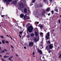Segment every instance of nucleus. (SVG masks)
Listing matches in <instances>:
<instances>
[{"mask_svg": "<svg viewBox=\"0 0 61 61\" xmlns=\"http://www.w3.org/2000/svg\"><path fill=\"white\" fill-rule=\"evenodd\" d=\"M33 29V27L31 26H30L28 27V31L30 33L32 32Z\"/></svg>", "mask_w": 61, "mask_h": 61, "instance_id": "f257e3e1", "label": "nucleus"}, {"mask_svg": "<svg viewBox=\"0 0 61 61\" xmlns=\"http://www.w3.org/2000/svg\"><path fill=\"white\" fill-rule=\"evenodd\" d=\"M19 7L21 9L22 8H24L25 7V5L23 4L22 3H20L19 5Z\"/></svg>", "mask_w": 61, "mask_h": 61, "instance_id": "f03ea898", "label": "nucleus"}, {"mask_svg": "<svg viewBox=\"0 0 61 61\" xmlns=\"http://www.w3.org/2000/svg\"><path fill=\"white\" fill-rule=\"evenodd\" d=\"M35 15H36V16L37 17H39L40 16V14L39 13V12H38V11H36V12H35Z\"/></svg>", "mask_w": 61, "mask_h": 61, "instance_id": "7ed1b4c3", "label": "nucleus"}, {"mask_svg": "<svg viewBox=\"0 0 61 61\" xmlns=\"http://www.w3.org/2000/svg\"><path fill=\"white\" fill-rule=\"evenodd\" d=\"M47 34V35H46V36L45 38L46 39H48L49 38V36H50V32H48Z\"/></svg>", "mask_w": 61, "mask_h": 61, "instance_id": "20e7f679", "label": "nucleus"}, {"mask_svg": "<svg viewBox=\"0 0 61 61\" xmlns=\"http://www.w3.org/2000/svg\"><path fill=\"white\" fill-rule=\"evenodd\" d=\"M29 19V17L27 16L26 15H25L24 17V20H28Z\"/></svg>", "mask_w": 61, "mask_h": 61, "instance_id": "39448f33", "label": "nucleus"}, {"mask_svg": "<svg viewBox=\"0 0 61 61\" xmlns=\"http://www.w3.org/2000/svg\"><path fill=\"white\" fill-rule=\"evenodd\" d=\"M35 35L36 36H38V33H37V32H38V30H37V29L36 28H35Z\"/></svg>", "mask_w": 61, "mask_h": 61, "instance_id": "423d86ee", "label": "nucleus"}, {"mask_svg": "<svg viewBox=\"0 0 61 61\" xmlns=\"http://www.w3.org/2000/svg\"><path fill=\"white\" fill-rule=\"evenodd\" d=\"M29 46H31V47L33 46H34V43L33 42H30L29 43Z\"/></svg>", "mask_w": 61, "mask_h": 61, "instance_id": "0eeeda50", "label": "nucleus"}, {"mask_svg": "<svg viewBox=\"0 0 61 61\" xmlns=\"http://www.w3.org/2000/svg\"><path fill=\"white\" fill-rule=\"evenodd\" d=\"M4 2L5 3H7V2H12V0H4Z\"/></svg>", "mask_w": 61, "mask_h": 61, "instance_id": "6e6552de", "label": "nucleus"}, {"mask_svg": "<svg viewBox=\"0 0 61 61\" xmlns=\"http://www.w3.org/2000/svg\"><path fill=\"white\" fill-rule=\"evenodd\" d=\"M53 45L51 44L49 45V49H52L53 48Z\"/></svg>", "mask_w": 61, "mask_h": 61, "instance_id": "1a4fd4ad", "label": "nucleus"}, {"mask_svg": "<svg viewBox=\"0 0 61 61\" xmlns=\"http://www.w3.org/2000/svg\"><path fill=\"white\" fill-rule=\"evenodd\" d=\"M37 51H38V53H39L40 54H42V51L41 50H40L38 49L37 50Z\"/></svg>", "mask_w": 61, "mask_h": 61, "instance_id": "9d476101", "label": "nucleus"}, {"mask_svg": "<svg viewBox=\"0 0 61 61\" xmlns=\"http://www.w3.org/2000/svg\"><path fill=\"white\" fill-rule=\"evenodd\" d=\"M10 56L11 57L9 58L8 59H9V60H10V61H13V60L11 59H12V58H13V57L12 56Z\"/></svg>", "mask_w": 61, "mask_h": 61, "instance_id": "9b49d317", "label": "nucleus"}, {"mask_svg": "<svg viewBox=\"0 0 61 61\" xmlns=\"http://www.w3.org/2000/svg\"><path fill=\"white\" fill-rule=\"evenodd\" d=\"M43 1L46 3L47 5H48V1L47 0H43Z\"/></svg>", "mask_w": 61, "mask_h": 61, "instance_id": "f8f14e48", "label": "nucleus"}, {"mask_svg": "<svg viewBox=\"0 0 61 61\" xmlns=\"http://www.w3.org/2000/svg\"><path fill=\"white\" fill-rule=\"evenodd\" d=\"M38 26L40 27V29H42V27H43V25L41 24H39V25H38Z\"/></svg>", "mask_w": 61, "mask_h": 61, "instance_id": "ddd939ff", "label": "nucleus"}, {"mask_svg": "<svg viewBox=\"0 0 61 61\" xmlns=\"http://www.w3.org/2000/svg\"><path fill=\"white\" fill-rule=\"evenodd\" d=\"M24 12L25 13H27V9L26 8H25L24 9Z\"/></svg>", "mask_w": 61, "mask_h": 61, "instance_id": "4468645a", "label": "nucleus"}, {"mask_svg": "<svg viewBox=\"0 0 61 61\" xmlns=\"http://www.w3.org/2000/svg\"><path fill=\"white\" fill-rule=\"evenodd\" d=\"M13 4H16L17 3V0H15L13 2Z\"/></svg>", "mask_w": 61, "mask_h": 61, "instance_id": "2eb2a0df", "label": "nucleus"}, {"mask_svg": "<svg viewBox=\"0 0 61 61\" xmlns=\"http://www.w3.org/2000/svg\"><path fill=\"white\" fill-rule=\"evenodd\" d=\"M24 16V15L23 14H21L20 16V18H23Z\"/></svg>", "mask_w": 61, "mask_h": 61, "instance_id": "dca6fc26", "label": "nucleus"}, {"mask_svg": "<svg viewBox=\"0 0 61 61\" xmlns=\"http://www.w3.org/2000/svg\"><path fill=\"white\" fill-rule=\"evenodd\" d=\"M37 38H34V41L35 42H37V40L36 39Z\"/></svg>", "mask_w": 61, "mask_h": 61, "instance_id": "f3484780", "label": "nucleus"}, {"mask_svg": "<svg viewBox=\"0 0 61 61\" xmlns=\"http://www.w3.org/2000/svg\"><path fill=\"white\" fill-rule=\"evenodd\" d=\"M41 47V48H43V44H41L39 45Z\"/></svg>", "mask_w": 61, "mask_h": 61, "instance_id": "a211bd4d", "label": "nucleus"}, {"mask_svg": "<svg viewBox=\"0 0 61 61\" xmlns=\"http://www.w3.org/2000/svg\"><path fill=\"white\" fill-rule=\"evenodd\" d=\"M49 10H50V8H48L47 9H46V12H48V11H49Z\"/></svg>", "mask_w": 61, "mask_h": 61, "instance_id": "6ab92c4d", "label": "nucleus"}, {"mask_svg": "<svg viewBox=\"0 0 61 61\" xmlns=\"http://www.w3.org/2000/svg\"><path fill=\"white\" fill-rule=\"evenodd\" d=\"M40 35L41 36L43 37V33L42 32L41 33H40Z\"/></svg>", "mask_w": 61, "mask_h": 61, "instance_id": "aec40b11", "label": "nucleus"}, {"mask_svg": "<svg viewBox=\"0 0 61 61\" xmlns=\"http://www.w3.org/2000/svg\"><path fill=\"white\" fill-rule=\"evenodd\" d=\"M30 25V24L29 23H28L27 24V25H26V26L27 27L28 26Z\"/></svg>", "mask_w": 61, "mask_h": 61, "instance_id": "412c9836", "label": "nucleus"}, {"mask_svg": "<svg viewBox=\"0 0 61 61\" xmlns=\"http://www.w3.org/2000/svg\"><path fill=\"white\" fill-rule=\"evenodd\" d=\"M34 34L32 33L30 35V36L31 37H32V36H34Z\"/></svg>", "mask_w": 61, "mask_h": 61, "instance_id": "4be33fe9", "label": "nucleus"}, {"mask_svg": "<svg viewBox=\"0 0 61 61\" xmlns=\"http://www.w3.org/2000/svg\"><path fill=\"white\" fill-rule=\"evenodd\" d=\"M5 40H3L2 41V42L3 44H5Z\"/></svg>", "mask_w": 61, "mask_h": 61, "instance_id": "5701e85b", "label": "nucleus"}, {"mask_svg": "<svg viewBox=\"0 0 61 61\" xmlns=\"http://www.w3.org/2000/svg\"><path fill=\"white\" fill-rule=\"evenodd\" d=\"M45 11H44L42 13V15H45Z\"/></svg>", "mask_w": 61, "mask_h": 61, "instance_id": "b1692460", "label": "nucleus"}, {"mask_svg": "<svg viewBox=\"0 0 61 61\" xmlns=\"http://www.w3.org/2000/svg\"><path fill=\"white\" fill-rule=\"evenodd\" d=\"M5 53V51L4 50H3L0 52V53Z\"/></svg>", "mask_w": 61, "mask_h": 61, "instance_id": "393cba45", "label": "nucleus"}, {"mask_svg": "<svg viewBox=\"0 0 61 61\" xmlns=\"http://www.w3.org/2000/svg\"><path fill=\"white\" fill-rule=\"evenodd\" d=\"M35 0H32L31 2L32 3H34V2H35Z\"/></svg>", "mask_w": 61, "mask_h": 61, "instance_id": "a878e982", "label": "nucleus"}, {"mask_svg": "<svg viewBox=\"0 0 61 61\" xmlns=\"http://www.w3.org/2000/svg\"><path fill=\"white\" fill-rule=\"evenodd\" d=\"M48 52L49 53H50L51 52V50H49L48 51Z\"/></svg>", "mask_w": 61, "mask_h": 61, "instance_id": "bb28decb", "label": "nucleus"}, {"mask_svg": "<svg viewBox=\"0 0 61 61\" xmlns=\"http://www.w3.org/2000/svg\"><path fill=\"white\" fill-rule=\"evenodd\" d=\"M3 50H4V51H5V52H6V51H7V50L6 49H4Z\"/></svg>", "mask_w": 61, "mask_h": 61, "instance_id": "cd10ccee", "label": "nucleus"}, {"mask_svg": "<svg viewBox=\"0 0 61 61\" xmlns=\"http://www.w3.org/2000/svg\"><path fill=\"white\" fill-rule=\"evenodd\" d=\"M5 54L6 55H9V53L7 52L6 53H5Z\"/></svg>", "mask_w": 61, "mask_h": 61, "instance_id": "c85d7f7f", "label": "nucleus"}, {"mask_svg": "<svg viewBox=\"0 0 61 61\" xmlns=\"http://www.w3.org/2000/svg\"><path fill=\"white\" fill-rule=\"evenodd\" d=\"M51 12L52 13V14L53 15L54 14V11L52 10L51 11Z\"/></svg>", "mask_w": 61, "mask_h": 61, "instance_id": "c756f323", "label": "nucleus"}, {"mask_svg": "<svg viewBox=\"0 0 61 61\" xmlns=\"http://www.w3.org/2000/svg\"><path fill=\"white\" fill-rule=\"evenodd\" d=\"M27 38H29V37H30V36H29V35H27Z\"/></svg>", "mask_w": 61, "mask_h": 61, "instance_id": "7c9ffc66", "label": "nucleus"}, {"mask_svg": "<svg viewBox=\"0 0 61 61\" xmlns=\"http://www.w3.org/2000/svg\"><path fill=\"white\" fill-rule=\"evenodd\" d=\"M5 43H9V42L7 41H5Z\"/></svg>", "mask_w": 61, "mask_h": 61, "instance_id": "2f4dec72", "label": "nucleus"}, {"mask_svg": "<svg viewBox=\"0 0 61 61\" xmlns=\"http://www.w3.org/2000/svg\"><path fill=\"white\" fill-rule=\"evenodd\" d=\"M50 2L51 3H51L53 2L52 0H50Z\"/></svg>", "mask_w": 61, "mask_h": 61, "instance_id": "473e14b6", "label": "nucleus"}, {"mask_svg": "<svg viewBox=\"0 0 61 61\" xmlns=\"http://www.w3.org/2000/svg\"><path fill=\"white\" fill-rule=\"evenodd\" d=\"M55 11H56V12H58V10H57L55 9Z\"/></svg>", "mask_w": 61, "mask_h": 61, "instance_id": "72a5a7b5", "label": "nucleus"}, {"mask_svg": "<svg viewBox=\"0 0 61 61\" xmlns=\"http://www.w3.org/2000/svg\"><path fill=\"white\" fill-rule=\"evenodd\" d=\"M23 33V31H21V32H20L19 34H22V33Z\"/></svg>", "mask_w": 61, "mask_h": 61, "instance_id": "f704fd0d", "label": "nucleus"}, {"mask_svg": "<svg viewBox=\"0 0 61 61\" xmlns=\"http://www.w3.org/2000/svg\"><path fill=\"white\" fill-rule=\"evenodd\" d=\"M59 21V24H60V23H61V22H60V20H59L58 21Z\"/></svg>", "mask_w": 61, "mask_h": 61, "instance_id": "c9c22d12", "label": "nucleus"}, {"mask_svg": "<svg viewBox=\"0 0 61 61\" xmlns=\"http://www.w3.org/2000/svg\"><path fill=\"white\" fill-rule=\"evenodd\" d=\"M61 54H60V56H59V57H60V58H61Z\"/></svg>", "mask_w": 61, "mask_h": 61, "instance_id": "e433bc0d", "label": "nucleus"}, {"mask_svg": "<svg viewBox=\"0 0 61 61\" xmlns=\"http://www.w3.org/2000/svg\"><path fill=\"white\" fill-rule=\"evenodd\" d=\"M48 42L49 43V44H50V41H48Z\"/></svg>", "mask_w": 61, "mask_h": 61, "instance_id": "4c0bfd02", "label": "nucleus"}, {"mask_svg": "<svg viewBox=\"0 0 61 61\" xmlns=\"http://www.w3.org/2000/svg\"><path fill=\"white\" fill-rule=\"evenodd\" d=\"M10 46H11V47L12 48H14V47H13V46H12V45H11Z\"/></svg>", "mask_w": 61, "mask_h": 61, "instance_id": "58836bf2", "label": "nucleus"}, {"mask_svg": "<svg viewBox=\"0 0 61 61\" xmlns=\"http://www.w3.org/2000/svg\"><path fill=\"white\" fill-rule=\"evenodd\" d=\"M9 36L10 37L11 40H12V37H11L10 36Z\"/></svg>", "mask_w": 61, "mask_h": 61, "instance_id": "ea45409f", "label": "nucleus"}, {"mask_svg": "<svg viewBox=\"0 0 61 61\" xmlns=\"http://www.w3.org/2000/svg\"><path fill=\"white\" fill-rule=\"evenodd\" d=\"M0 37H1V38H4V36H0Z\"/></svg>", "mask_w": 61, "mask_h": 61, "instance_id": "a19ab883", "label": "nucleus"}, {"mask_svg": "<svg viewBox=\"0 0 61 61\" xmlns=\"http://www.w3.org/2000/svg\"><path fill=\"white\" fill-rule=\"evenodd\" d=\"M6 55H5V56H4V58H6Z\"/></svg>", "mask_w": 61, "mask_h": 61, "instance_id": "79ce46f5", "label": "nucleus"}, {"mask_svg": "<svg viewBox=\"0 0 61 61\" xmlns=\"http://www.w3.org/2000/svg\"><path fill=\"white\" fill-rule=\"evenodd\" d=\"M33 55H35V52H33Z\"/></svg>", "mask_w": 61, "mask_h": 61, "instance_id": "37998d69", "label": "nucleus"}, {"mask_svg": "<svg viewBox=\"0 0 61 61\" xmlns=\"http://www.w3.org/2000/svg\"><path fill=\"white\" fill-rule=\"evenodd\" d=\"M24 49H26V47H24Z\"/></svg>", "mask_w": 61, "mask_h": 61, "instance_id": "c03bdc74", "label": "nucleus"}, {"mask_svg": "<svg viewBox=\"0 0 61 61\" xmlns=\"http://www.w3.org/2000/svg\"><path fill=\"white\" fill-rule=\"evenodd\" d=\"M19 36H20V38H21V36H20V35H19Z\"/></svg>", "mask_w": 61, "mask_h": 61, "instance_id": "a18cd8bd", "label": "nucleus"}, {"mask_svg": "<svg viewBox=\"0 0 61 61\" xmlns=\"http://www.w3.org/2000/svg\"><path fill=\"white\" fill-rule=\"evenodd\" d=\"M40 6H41V7H42V5H40Z\"/></svg>", "mask_w": 61, "mask_h": 61, "instance_id": "49530a36", "label": "nucleus"}, {"mask_svg": "<svg viewBox=\"0 0 61 61\" xmlns=\"http://www.w3.org/2000/svg\"><path fill=\"white\" fill-rule=\"evenodd\" d=\"M7 57H9V56H6V58H7Z\"/></svg>", "mask_w": 61, "mask_h": 61, "instance_id": "de8ad7c7", "label": "nucleus"}, {"mask_svg": "<svg viewBox=\"0 0 61 61\" xmlns=\"http://www.w3.org/2000/svg\"><path fill=\"white\" fill-rule=\"evenodd\" d=\"M43 15V17H45V16H45V15Z\"/></svg>", "mask_w": 61, "mask_h": 61, "instance_id": "09e8293b", "label": "nucleus"}, {"mask_svg": "<svg viewBox=\"0 0 61 61\" xmlns=\"http://www.w3.org/2000/svg\"><path fill=\"white\" fill-rule=\"evenodd\" d=\"M16 56H18V55H17V54H16Z\"/></svg>", "mask_w": 61, "mask_h": 61, "instance_id": "8fccbe9b", "label": "nucleus"}, {"mask_svg": "<svg viewBox=\"0 0 61 61\" xmlns=\"http://www.w3.org/2000/svg\"><path fill=\"white\" fill-rule=\"evenodd\" d=\"M48 15H50V13H49L48 14Z\"/></svg>", "mask_w": 61, "mask_h": 61, "instance_id": "3c124183", "label": "nucleus"}, {"mask_svg": "<svg viewBox=\"0 0 61 61\" xmlns=\"http://www.w3.org/2000/svg\"><path fill=\"white\" fill-rule=\"evenodd\" d=\"M3 16H4V15H2L1 17H3Z\"/></svg>", "mask_w": 61, "mask_h": 61, "instance_id": "603ef678", "label": "nucleus"}, {"mask_svg": "<svg viewBox=\"0 0 61 61\" xmlns=\"http://www.w3.org/2000/svg\"><path fill=\"white\" fill-rule=\"evenodd\" d=\"M37 24H39V22H37Z\"/></svg>", "mask_w": 61, "mask_h": 61, "instance_id": "864d4df0", "label": "nucleus"}, {"mask_svg": "<svg viewBox=\"0 0 61 61\" xmlns=\"http://www.w3.org/2000/svg\"><path fill=\"white\" fill-rule=\"evenodd\" d=\"M6 36H8V37H9V36H8V35H6Z\"/></svg>", "mask_w": 61, "mask_h": 61, "instance_id": "5fc2aeb1", "label": "nucleus"}, {"mask_svg": "<svg viewBox=\"0 0 61 61\" xmlns=\"http://www.w3.org/2000/svg\"><path fill=\"white\" fill-rule=\"evenodd\" d=\"M2 44V43H1V42H0V44Z\"/></svg>", "mask_w": 61, "mask_h": 61, "instance_id": "6e6d98bb", "label": "nucleus"}, {"mask_svg": "<svg viewBox=\"0 0 61 61\" xmlns=\"http://www.w3.org/2000/svg\"><path fill=\"white\" fill-rule=\"evenodd\" d=\"M42 58H43V59H44V57H42Z\"/></svg>", "mask_w": 61, "mask_h": 61, "instance_id": "4d7b16f0", "label": "nucleus"}, {"mask_svg": "<svg viewBox=\"0 0 61 61\" xmlns=\"http://www.w3.org/2000/svg\"><path fill=\"white\" fill-rule=\"evenodd\" d=\"M1 56H2L0 55V57H1Z\"/></svg>", "mask_w": 61, "mask_h": 61, "instance_id": "13d9d810", "label": "nucleus"}, {"mask_svg": "<svg viewBox=\"0 0 61 61\" xmlns=\"http://www.w3.org/2000/svg\"><path fill=\"white\" fill-rule=\"evenodd\" d=\"M36 7H38V5H37V6H36Z\"/></svg>", "mask_w": 61, "mask_h": 61, "instance_id": "bf43d9fd", "label": "nucleus"}, {"mask_svg": "<svg viewBox=\"0 0 61 61\" xmlns=\"http://www.w3.org/2000/svg\"><path fill=\"white\" fill-rule=\"evenodd\" d=\"M28 31H27V34H28Z\"/></svg>", "mask_w": 61, "mask_h": 61, "instance_id": "052dcab7", "label": "nucleus"}, {"mask_svg": "<svg viewBox=\"0 0 61 61\" xmlns=\"http://www.w3.org/2000/svg\"><path fill=\"white\" fill-rule=\"evenodd\" d=\"M33 57H35V56L34 55H33Z\"/></svg>", "mask_w": 61, "mask_h": 61, "instance_id": "680f3d73", "label": "nucleus"}, {"mask_svg": "<svg viewBox=\"0 0 61 61\" xmlns=\"http://www.w3.org/2000/svg\"><path fill=\"white\" fill-rule=\"evenodd\" d=\"M60 17H61V15H60Z\"/></svg>", "mask_w": 61, "mask_h": 61, "instance_id": "e2e57ef3", "label": "nucleus"}, {"mask_svg": "<svg viewBox=\"0 0 61 61\" xmlns=\"http://www.w3.org/2000/svg\"><path fill=\"white\" fill-rule=\"evenodd\" d=\"M12 51H13V50H11Z\"/></svg>", "mask_w": 61, "mask_h": 61, "instance_id": "0e129e2a", "label": "nucleus"}, {"mask_svg": "<svg viewBox=\"0 0 61 61\" xmlns=\"http://www.w3.org/2000/svg\"><path fill=\"white\" fill-rule=\"evenodd\" d=\"M2 59V60H4V59Z\"/></svg>", "mask_w": 61, "mask_h": 61, "instance_id": "69168bd1", "label": "nucleus"}, {"mask_svg": "<svg viewBox=\"0 0 61 61\" xmlns=\"http://www.w3.org/2000/svg\"><path fill=\"white\" fill-rule=\"evenodd\" d=\"M1 47H0V49H1Z\"/></svg>", "mask_w": 61, "mask_h": 61, "instance_id": "338daca9", "label": "nucleus"}, {"mask_svg": "<svg viewBox=\"0 0 61 61\" xmlns=\"http://www.w3.org/2000/svg\"><path fill=\"white\" fill-rule=\"evenodd\" d=\"M55 3L56 4V2H55Z\"/></svg>", "mask_w": 61, "mask_h": 61, "instance_id": "774afa93", "label": "nucleus"}]
</instances>
